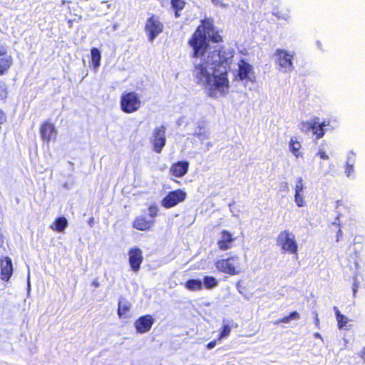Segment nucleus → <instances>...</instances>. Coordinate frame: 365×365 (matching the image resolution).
<instances>
[{
  "mask_svg": "<svg viewBox=\"0 0 365 365\" xmlns=\"http://www.w3.org/2000/svg\"><path fill=\"white\" fill-rule=\"evenodd\" d=\"M277 64L284 72H291L294 67L292 63L294 55L285 50L277 49L275 52Z\"/></svg>",
  "mask_w": 365,
  "mask_h": 365,
  "instance_id": "nucleus-7",
  "label": "nucleus"
},
{
  "mask_svg": "<svg viewBox=\"0 0 365 365\" xmlns=\"http://www.w3.org/2000/svg\"><path fill=\"white\" fill-rule=\"evenodd\" d=\"M314 337L322 339V336L319 332H316L314 334Z\"/></svg>",
  "mask_w": 365,
  "mask_h": 365,
  "instance_id": "nucleus-43",
  "label": "nucleus"
},
{
  "mask_svg": "<svg viewBox=\"0 0 365 365\" xmlns=\"http://www.w3.org/2000/svg\"><path fill=\"white\" fill-rule=\"evenodd\" d=\"M175 10H176V11H175V16H176V17H178V16H179V14H178V11H179V10H177V9H175Z\"/></svg>",
  "mask_w": 365,
  "mask_h": 365,
  "instance_id": "nucleus-45",
  "label": "nucleus"
},
{
  "mask_svg": "<svg viewBox=\"0 0 365 365\" xmlns=\"http://www.w3.org/2000/svg\"><path fill=\"white\" fill-rule=\"evenodd\" d=\"M141 106L139 95L135 92L124 93L120 98V108L124 113H132Z\"/></svg>",
  "mask_w": 365,
  "mask_h": 365,
  "instance_id": "nucleus-3",
  "label": "nucleus"
},
{
  "mask_svg": "<svg viewBox=\"0 0 365 365\" xmlns=\"http://www.w3.org/2000/svg\"><path fill=\"white\" fill-rule=\"evenodd\" d=\"M6 120L4 113L0 110V125L3 124Z\"/></svg>",
  "mask_w": 365,
  "mask_h": 365,
  "instance_id": "nucleus-38",
  "label": "nucleus"
},
{
  "mask_svg": "<svg viewBox=\"0 0 365 365\" xmlns=\"http://www.w3.org/2000/svg\"><path fill=\"white\" fill-rule=\"evenodd\" d=\"M317 155H319L322 159H325V160L329 159V156H328V155L326 154V153H325L324 150H320L318 152Z\"/></svg>",
  "mask_w": 365,
  "mask_h": 365,
  "instance_id": "nucleus-37",
  "label": "nucleus"
},
{
  "mask_svg": "<svg viewBox=\"0 0 365 365\" xmlns=\"http://www.w3.org/2000/svg\"><path fill=\"white\" fill-rule=\"evenodd\" d=\"M92 286L95 287H98L100 286V283L98 280V279H94L91 283Z\"/></svg>",
  "mask_w": 365,
  "mask_h": 365,
  "instance_id": "nucleus-42",
  "label": "nucleus"
},
{
  "mask_svg": "<svg viewBox=\"0 0 365 365\" xmlns=\"http://www.w3.org/2000/svg\"><path fill=\"white\" fill-rule=\"evenodd\" d=\"M186 192L180 189L170 192L162 200V205L165 208L175 206L185 200Z\"/></svg>",
  "mask_w": 365,
  "mask_h": 365,
  "instance_id": "nucleus-8",
  "label": "nucleus"
},
{
  "mask_svg": "<svg viewBox=\"0 0 365 365\" xmlns=\"http://www.w3.org/2000/svg\"><path fill=\"white\" fill-rule=\"evenodd\" d=\"M40 134L42 140L48 143L51 140L56 138L57 131L53 124L46 122L41 126Z\"/></svg>",
  "mask_w": 365,
  "mask_h": 365,
  "instance_id": "nucleus-12",
  "label": "nucleus"
},
{
  "mask_svg": "<svg viewBox=\"0 0 365 365\" xmlns=\"http://www.w3.org/2000/svg\"><path fill=\"white\" fill-rule=\"evenodd\" d=\"M12 58L10 56H4L0 59V74L3 75L11 66Z\"/></svg>",
  "mask_w": 365,
  "mask_h": 365,
  "instance_id": "nucleus-21",
  "label": "nucleus"
},
{
  "mask_svg": "<svg viewBox=\"0 0 365 365\" xmlns=\"http://www.w3.org/2000/svg\"><path fill=\"white\" fill-rule=\"evenodd\" d=\"M91 61L93 66V69L96 72L101 64V55L100 51L96 48L91 49Z\"/></svg>",
  "mask_w": 365,
  "mask_h": 365,
  "instance_id": "nucleus-19",
  "label": "nucleus"
},
{
  "mask_svg": "<svg viewBox=\"0 0 365 365\" xmlns=\"http://www.w3.org/2000/svg\"><path fill=\"white\" fill-rule=\"evenodd\" d=\"M27 283H28V289H30L31 284H30V275L29 274L28 275Z\"/></svg>",
  "mask_w": 365,
  "mask_h": 365,
  "instance_id": "nucleus-44",
  "label": "nucleus"
},
{
  "mask_svg": "<svg viewBox=\"0 0 365 365\" xmlns=\"http://www.w3.org/2000/svg\"><path fill=\"white\" fill-rule=\"evenodd\" d=\"M313 133L317 135V139H320L324 135V130L323 128L316 125L314 130H313Z\"/></svg>",
  "mask_w": 365,
  "mask_h": 365,
  "instance_id": "nucleus-30",
  "label": "nucleus"
},
{
  "mask_svg": "<svg viewBox=\"0 0 365 365\" xmlns=\"http://www.w3.org/2000/svg\"><path fill=\"white\" fill-rule=\"evenodd\" d=\"M230 332H231V327L227 324L224 325L223 328H222V331H221L220 335V339L226 338L227 336H228L230 335Z\"/></svg>",
  "mask_w": 365,
  "mask_h": 365,
  "instance_id": "nucleus-31",
  "label": "nucleus"
},
{
  "mask_svg": "<svg viewBox=\"0 0 365 365\" xmlns=\"http://www.w3.org/2000/svg\"><path fill=\"white\" fill-rule=\"evenodd\" d=\"M300 317L299 314L297 312H293L289 314V315L284 317V318L278 320L275 322V324L279 323H289L291 320L299 319Z\"/></svg>",
  "mask_w": 365,
  "mask_h": 365,
  "instance_id": "nucleus-27",
  "label": "nucleus"
},
{
  "mask_svg": "<svg viewBox=\"0 0 365 365\" xmlns=\"http://www.w3.org/2000/svg\"><path fill=\"white\" fill-rule=\"evenodd\" d=\"M153 223L154 221L147 220L144 217L140 216L135 219L133 226L138 230L145 231L148 230L153 225Z\"/></svg>",
  "mask_w": 365,
  "mask_h": 365,
  "instance_id": "nucleus-16",
  "label": "nucleus"
},
{
  "mask_svg": "<svg viewBox=\"0 0 365 365\" xmlns=\"http://www.w3.org/2000/svg\"><path fill=\"white\" fill-rule=\"evenodd\" d=\"M148 210H149V215L150 217H154L157 215L158 210L157 207L150 206Z\"/></svg>",
  "mask_w": 365,
  "mask_h": 365,
  "instance_id": "nucleus-34",
  "label": "nucleus"
},
{
  "mask_svg": "<svg viewBox=\"0 0 365 365\" xmlns=\"http://www.w3.org/2000/svg\"><path fill=\"white\" fill-rule=\"evenodd\" d=\"M354 155L353 152H351L348 155L347 162H346V174L349 177L354 172Z\"/></svg>",
  "mask_w": 365,
  "mask_h": 365,
  "instance_id": "nucleus-26",
  "label": "nucleus"
},
{
  "mask_svg": "<svg viewBox=\"0 0 365 365\" xmlns=\"http://www.w3.org/2000/svg\"><path fill=\"white\" fill-rule=\"evenodd\" d=\"M163 24L160 21L159 17L153 15L148 18L145 22V31L148 35L150 42H153L154 39L163 32Z\"/></svg>",
  "mask_w": 365,
  "mask_h": 365,
  "instance_id": "nucleus-5",
  "label": "nucleus"
},
{
  "mask_svg": "<svg viewBox=\"0 0 365 365\" xmlns=\"http://www.w3.org/2000/svg\"><path fill=\"white\" fill-rule=\"evenodd\" d=\"M317 124H319V118L314 117L310 121H302L299 125V128L303 133H307L310 130L313 132L314 130V127Z\"/></svg>",
  "mask_w": 365,
  "mask_h": 365,
  "instance_id": "nucleus-17",
  "label": "nucleus"
},
{
  "mask_svg": "<svg viewBox=\"0 0 365 365\" xmlns=\"http://www.w3.org/2000/svg\"><path fill=\"white\" fill-rule=\"evenodd\" d=\"M277 243L282 250L290 254H297L298 246L293 233L284 230L281 232L277 237Z\"/></svg>",
  "mask_w": 365,
  "mask_h": 365,
  "instance_id": "nucleus-4",
  "label": "nucleus"
},
{
  "mask_svg": "<svg viewBox=\"0 0 365 365\" xmlns=\"http://www.w3.org/2000/svg\"><path fill=\"white\" fill-rule=\"evenodd\" d=\"M165 127L161 125L155 128L153 131V145L154 150L160 153L165 145Z\"/></svg>",
  "mask_w": 365,
  "mask_h": 365,
  "instance_id": "nucleus-9",
  "label": "nucleus"
},
{
  "mask_svg": "<svg viewBox=\"0 0 365 365\" xmlns=\"http://www.w3.org/2000/svg\"><path fill=\"white\" fill-rule=\"evenodd\" d=\"M13 267L11 259L6 257L1 261V279L8 281L12 274Z\"/></svg>",
  "mask_w": 365,
  "mask_h": 365,
  "instance_id": "nucleus-15",
  "label": "nucleus"
},
{
  "mask_svg": "<svg viewBox=\"0 0 365 365\" xmlns=\"http://www.w3.org/2000/svg\"><path fill=\"white\" fill-rule=\"evenodd\" d=\"M289 147L290 151L294 155L296 158H299V156H301V153L299 152L301 144L299 143V142L297 140L296 138H291Z\"/></svg>",
  "mask_w": 365,
  "mask_h": 365,
  "instance_id": "nucleus-23",
  "label": "nucleus"
},
{
  "mask_svg": "<svg viewBox=\"0 0 365 365\" xmlns=\"http://www.w3.org/2000/svg\"><path fill=\"white\" fill-rule=\"evenodd\" d=\"M195 135L201 140L203 141L205 139L209 138V133L207 131L205 130H202L201 128L198 132H195Z\"/></svg>",
  "mask_w": 365,
  "mask_h": 365,
  "instance_id": "nucleus-28",
  "label": "nucleus"
},
{
  "mask_svg": "<svg viewBox=\"0 0 365 365\" xmlns=\"http://www.w3.org/2000/svg\"><path fill=\"white\" fill-rule=\"evenodd\" d=\"M172 6L177 10H182L185 6V2L182 0H172Z\"/></svg>",
  "mask_w": 365,
  "mask_h": 365,
  "instance_id": "nucleus-29",
  "label": "nucleus"
},
{
  "mask_svg": "<svg viewBox=\"0 0 365 365\" xmlns=\"http://www.w3.org/2000/svg\"><path fill=\"white\" fill-rule=\"evenodd\" d=\"M131 304L126 299H120L118 302V314L121 317L125 314L130 309Z\"/></svg>",
  "mask_w": 365,
  "mask_h": 365,
  "instance_id": "nucleus-20",
  "label": "nucleus"
},
{
  "mask_svg": "<svg viewBox=\"0 0 365 365\" xmlns=\"http://www.w3.org/2000/svg\"><path fill=\"white\" fill-rule=\"evenodd\" d=\"M189 163L187 161H180L172 165L170 173L173 176L180 178L184 176L188 170Z\"/></svg>",
  "mask_w": 365,
  "mask_h": 365,
  "instance_id": "nucleus-14",
  "label": "nucleus"
},
{
  "mask_svg": "<svg viewBox=\"0 0 365 365\" xmlns=\"http://www.w3.org/2000/svg\"><path fill=\"white\" fill-rule=\"evenodd\" d=\"M154 318L149 314L144 315L138 319L134 326L138 333L144 334L150 331L154 324Z\"/></svg>",
  "mask_w": 365,
  "mask_h": 365,
  "instance_id": "nucleus-10",
  "label": "nucleus"
},
{
  "mask_svg": "<svg viewBox=\"0 0 365 365\" xmlns=\"http://www.w3.org/2000/svg\"><path fill=\"white\" fill-rule=\"evenodd\" d=\"M215 265L219 271L224 273L235 275L241 272V263L238 256L220 259L216 262Z\"/></svg>",
  "mask_w": 365,
  "mask_h": 365,
  "instance_id": "nucleus-2",
  "label": "nucleus"
},
{
  "mask_svg": "<svg viewBox=\"0 0 365 365\" xmlns=\"http://www.w3.org/2000/svg\"><path fill=\"white\" fill-rule=\"evenodd\" d=\"M317 125L324 128V127L328 126L329 125V121L324 120L322 123L319 122V124Z\"/></svg>",
  "mask_w": 365,
  "mask_h": 365,
  "instance_id": "nucleus-39",
  "label": "nucleus"
},
{
  "mask_svg": "<svg viewBox=\"0 0 365 365\" xmlns=\"http://www.w3.org/2000/svg\"><path fill=\"white\" fill-rule=\"evenodd\" d=\"M221 40L212 21L205 19L189 41L193 49L192 75L197 83L205 87L208 96L215 98L225 96L230 88L227 71L232 61L233 50L209 45V41L217 43Z\"/></svg>",
  "mask_w": 365,
  "mask_h": 365,
  "instance_id": "nucleus-1",
  "label": "nucleus"
},
{
  "mask_svg": "<svg viewBox=\"0 0 365 365\" xmlns=\"http://www.w3.org/2000/svg\"><path fill=\"white\" fill-rule=\"evenodd\" d=\"M235 80L243 81L245 86L249 82L254 83L255 75L252 66L245 61L241 60L238 63V71Z\"/></svg>",
  "mask_w": 365,
  "mask_h": 365,
  "instance_id": "nucleus-6",
  "label": "nucleus"
},
{
  "mask_svg": "<svg viewBox=\"0 0 365 365\" xmlns=\"http://www.w3.org/2000/svg\"><path fill=\"white\" fill-rule=\"evenodd\" d=\"M235 238L229 231L222 230L217 242V246L221 250H227L232 247Z\"/></svg>",
  "mask_w": 365,
  "mask_h": 365,
  "instance_id": "nucleus-13",
  "label": "nucleus"
},
{
  "mask_svg": "<svg viewBox=\"0 0 365 365\" xmlns=\"http://www.w3.org/2000/svg\"><path fill=\"white\" fill-rule=\"evenodd\" d=\"M218 285V281L216 278L211 276H205L203 279L202 287L207 289H211L216 287Z\"/></svg>",
  "mask_w": 365,
  "mask_h": 365,
  "instance_id": "nucleus-24",
  "label": "nucleus"
},
{
  "mask_svg": "<svg viewBox=\"0 0 365 365\" xmlns=\"http://www.w3.org/2000/svg\"><path fill=\"white\" fill-rule=\"evenodd\" d=\"M185 287L191 291L202 289V282L200 279H189L185 283Z\"/></svg>",
  "mask_w": 365,
  "mask_h": 365,
  "instance_id": "nucleus-22",
  "label": "nucleus"
},
{
  "mask_svg": "<svg viewBox=\"0 0 365 365\" xmlns=\"http://www.w3.org/2000/svg\"><path fill=\"white\" fill-rule=\"evenodd\" d=\"M302 178H299L297 179V184H296V186H295V193H300L303 189H304V186H303V182H302Z\"/></svg>",
  "mask_w": 365,
  "mask_h": 365,
  "instance_id": "nucleus-33",
  "label": "nucleus"
},
{
  "mask_svg": "<svg viewBox=\"0 0 365 365\" xmlns=\"http://www.w3.org/2000/svg\"><path fill=\"white\" fill-rule=\"evenodd\" d=\"M128 255L130 266L133 272H137L143 259L142 251L137 247L132 248L129 250Z\"/></svg>",
  "mask_w": 365,
  "mask_h": 365,
  "instance_id": "nucleus-11",
  "label": "nucleus"
},
{
  "mask_svg": "<svg viewBox=\"0 0 365 365\" xmlns=\"http://www.w3.org/2000/svg\"><path fill=\"white\" fill-rule=\"evenodd\" d=\"M67 226V220L64 217H58L55 222L50 225V228L58 232H62Z\"/></svg>",
  "mask_w": 365,
  "mask_h": 365,
  "instance_id": "nucleus-18",
  "label": "nucleus"
},
{
  "mask_svg": "<svg viewBox=\"0 0 365 365\" xmlns=\"http://www.w3.org/2000/svg\"><path fill=\"white\" fill-rule=\"evenodd\" d=\"M6 96V91L4 85L0 84V99H3Z\"/></svg>",
  "mask_w": 365,
  "mask_h": 365,
  "instance_id": "nucleus-35",
  "label": "nucleus"
},
{
  "mask_svg": "<svg viewBox=\"0 0 365 365\" xmlns=\"http://www.w3.org/2000/svg\"><path fill=\"white\" fill-rule=\"evenodd\" d=\"M334 309L335 310L338 326L340 329H341L346 325V324L349 322V319L346 316L340 313L336 307H334Z\"/></svg>",
  "mask_w": 365,
  "mask_h": 365,
  "instance_id": "nucleus-25",
  "label": "nucleus"
},
{
  "mask_svg": "<svg viewBox=\"0 0 365 365\" xmlns=\"http://www.w3.org/2000/svg\"><path fill=\"white\" fill-rule=\"evenodd\" d=\"M359 286V282L355 279L354 280V284H353V295L355 296L356 295V293L357 292V289H358V287Z\"/></svg>",
  "mask_w": 365,
  "mask_h": 365,
  "instance_id": "nucleus-36",
  "label": "nucleus"
},
{
  "mask_svg": "<svg viewBox=\"0 0 365 365\" xmlns=\"http://www.w3.org/2000/svg\"><path fill=\"white\" fill-rule=\"evenodd\" d=\"M294 201L298 207H303L304 205V198L300 193H295Z\"/></svg>",
  "mask_w": 365,
  "mask_h": 365,
  "instance_id": "nucleus-32",
  "label": "nucleus"
},
{
  "mask_svg": "<svg viewBox=\"0 0 365 365\" xmlns=\"http://www.w3.org/2000/svg\"><path fill=\"white\" fill-rule=\"evenodd\" d=\"M314 321H315V324L317 327H319V319L318 317V314L317 312H314Z\"/></svg>",
  "mask_w": 365,
  "mask_h": 365,
  "instance_id": "nucleus-41",
  "label": "nucleus"
},
{
  "mask_svg": "<svg viewBox=\"0 0 365 365\" xmlns=\"http://www.w3.org/2000/svg\"><path fill=\"white\" fill-rule=\"evenodd\" d=\"M215 345H216V341H211V342H210V343H208L207 344V348L208 349H213L215 346Z\"/></svg>",
  "mask_w": 365,
  "mask_h": 365,
  "instance_id": "nucleus-40",
  "label": "nucleus"
}]
</instances>
